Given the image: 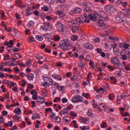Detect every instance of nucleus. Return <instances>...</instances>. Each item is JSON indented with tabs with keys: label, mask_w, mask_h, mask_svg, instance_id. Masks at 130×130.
Instances as JSON below:
<instances>
[{
	"label": "nucleus",
	"mask_w": 130,
	"mask_h": 130,
	"mask_svg": "<svg viewBox=\"0 0 130 130\" xmlns=\"http://www.w3.org/2000/svg\"><path fill=\"white\" fill-rule=\"evenodd\" d=\"M78 66L79 67V68H80V69H84V67H86V64H85V63L81 62L78 63Z\"/></svg>",
	"instance_id": "obj_21"
},
{
	"label": "nucleus",
	"mask_w": 130,
	"mask_h": 130,
	"mask_svg": "<svg viewBox=\"0 0 130 130\" xmlns=\"http://www.w3.org/2000/svg\"><path fill=\"white\" fill-rule=\"evenodd\" d=\"M13 45H14V42H13L12 40H11L8 43V45H7V46H8V47L12 48L13 47Z\"/></svg>",
	"instance_id": "obj_25"
},
{
	"label": "nucleus",
	"mask_w": 130,
	"mask_h": 130,
	"mask_svg": "<svg viewBox=\"0 0 130 130\" xmlns=\"http://www.w3.org/2000/svg\"><path fill=\"white\" fill-rule=\"evenodd\" d=\"M105 10L106 11H107L108 13H111L113 11H115V9L111 7L110 5H107L105 7Z\"/></svg>",
	"instance_id": "obj_7"
},
{
	"label": "nucleus",
	"mask_w": 130,
	"mask_h": 130,
	"mask_svg": "<svg viewBox=\"0 0 130 130\" xmlns=\"http://www.w3.org/2000/svg\"><path fill=\"white\" fill-rule=\"evenodd\" d=\"M30 10H31V7H28L26 9V16H30V15H31V13H30Z\"/></svg>",
	"instance_id": "obj_32"
},
{
	"label": "nucleus",
	"mask_w": 130,
	"mask_h": 130,
	"mask_svg": "<svg viewBox=\"0 0 130 130\" xmlns=\"http://www.w3.org/2000/svg\"><path fill=\"white\" fill-rule=\"evenodd\" d=\"M113 51L115 54H117L119 52V49L118 48H113Z\"/></svg>",
	"instance_id": "obj_30"
},
{
	"label": "nucleus",
	"mask_w": 130,
	"mask_h": 130,
	"mask_svg": "<svg viewBox=\"0 0 130 130\" xmlns=\"http://www.w3.org/2000/svg\"><path fill=\"white\" fill-rule=\"evenodd\" d=\"M80 120L82 122H84V123L87 122V121H88V120L86 118L83 117H80Z\"/></svg>",
	"instance_id": "obj_33"
},
{
	"label": "nucleus",
	"mask_w": 130,
	"mask_h": 130,
	"mask_svg": "<svg viewBox=\"0 0 130 130\" xmlns=\"http://www.w3.org/2000/svg\"><path fill=\"white\" fill-rule=\"evenodd\" d=\"M4 59H5V60H8V59H10V55L9 54L5 55Z\"/></svg>",
	"instance_id": "obj_45"
},
{
	"label": "nucleus",
	"mask_w": 130,
	"mask_h": 130,
	"mask_svg": "<svg viewBox=\"0 0 130 130\" xmlns=\"http://www.w3.org/2000/svg\"><path fill=\"white\" fill-rule=\"evenodd\" d=\"M36 38L39 41H42V40H43V37L42 36H37Z\"/></svg>",
	"instance_id": "obj_26"
},
{
	"label": "nucleus",
	"mask_w": 130,
	"mask_h": 130,
	"mask_svg": "<svg viewBox=\"0 0 130 130\" xmlns=\"http://www.w3.org/2000/svg\"><path fill=\"white\" fill-rule=\"evenodd\" d=\"M81 12H82V9H81L80 8H76L73 11V13H74V14H76V13H77V14H80V13H81Z\"/></svg>",
	"instance_id": "obj_17"
},
{
	"label": "nucleus",
	"mask_w": 130,
	"mask_h": 130,
	"mask_svg": "<svg viewBox=\"0 0 130 130\" xmlns=\"http://www.w3.org/2000/svg\"><path fill=\"white\" fill-rule=\"evenodd\" d=\"M101 127L102 128H105V127H107V124H106V122H104L101 125Z\"/></svg>",
	"instance_id": "obj_35"
},
{
	"label": "nucleus",
	"mask_w": 130,
	"mask_h": 130,
	"mask_svg": "<svg viewBox=\"0 0 130 130\" xmlns=\"http://www.w3.org/2000/svg\"><path fill=\"white\" fill-rule=\"evenodd\" d=\"M60 37L59 36H56L54 37L55 41H59Z\"/></svg>",
	"instance_id": "obj_56"
},
{
	"label": "nucleus",
	"mask_w": 130,
	"mask_h": 130,
	"mask_svg": "<svg viewBox=\"0 0 130 130\" xmlns=\"http://www.w3.org/2000/svg\"><path fill=\"white\" fill-rule=\"evenodd\" d=\"M100 108H103V110H105V108H106V105L102 104L100 105Z\"/></svg>",
	"instance_id": "obj_43"
},
{
	"label": "nucleus",
	"mask_w": 130,
	"mask_h": 130,
	"mask_svg": "<svg viewBox=\"0 0 130 130\" xmlns=\"http://www.w3.org/2000/svg\"><path fill=\"white\" fill-rule=\"evenodd\" d=\"M111 62L113 66H114L118 62V61L117 60V59H116V58H112Z\"/></svg>",
	"instance_id": "obj_18"
},
{
	"label": "nucleus",
	"mask_w": 130,
	"mask_h": 130,
	"mask_svg": "<svg viewBox=\"0 0 130 130\" xmlns=\"http://www.w3.org/2000/svg\"><path fill=\"white\" fill-rule=\"evenodd\" d=\"M120 54L122 56V59H123V60H125V59H126L127 57L126 54V52L125 51H122L121 52Z\"/></svg>",
	"instance_id": "obj_13"
},
{
	"label": "nucleus",
	"mask_w": 130,
	"mask_h": 130,
	"mask_svg": "<svg viewBox=\"0 0 130 130\" xmlns=\"http://www.w3.org/2000/svg\"><path fill=\"white\" fill-rule=\"evenodd\" d=\"M89 19H90L92 22H95L96 20H98L97 25L99 27H104L105 26V21L108 20L107 17H103L98 13L89 15Z\"/></svg>",
	"instance_id": "obj_1"
},
{
	"label": "nucleus",
	"mask_w": 130,
	"mask_h": 130,
	"mask_svg": "<svg viewBox=\"0 0 130 130\" xmlns=\"http://www.w3.org/2000/svg\"><path fill=\"white\" fill-rule=\"evenodd\" d=\"M26 77L28 80H33L34 79V75L32 74L26 75Z\"/></svg>",
	"instance_id": "obj_23"
},
{
	"label": "nucleus",
	"mask_w": 130,
	"mask_h": 130,
	"mask_svg": "<svg viewBox=\"0 0 130 130\" xmlns=\"http://www.w3.org/2000/svg\"><path fill=\"white\" fill-rule=\"evenodd\" d=\"M44 37L46 38V39H48L49 40L51 38V34H47L44 35Z\"/></svg>",
	"instance_id": "obj_22"
},
{
	"label": "nucleus",
	"mask_w": 130,
	"mask_h": 130,
	"mask_svg": "<svg viewBox=\"0 0 130 130\" xmlns=\"http://www.w3.org/2000/svg\"><path fill=\"white\" fill-rule=\"evenodd\" d=\"M2 115L3 116H7V115H8V112H7V111H2Z\"/></svg>",
	"instance_id": "obj_47"
},
{
	"label": "nucleus",
	"mask_w": 130,
	"mask_h": 130,
	"mask_svg": "<svg viewBox=\"0 0 130 130\" xmlns=\"http://www.w3.org/2000/svg\"><path fill=\"white\" fill-rule=\"evenodd\" d=\"M37 101L38 103H45V98L39 96Z\"/></svg>",
	"instance_id": "obj_11"
},
{
	"label": "nucleus",
	"mask_w": 130,
	"mask_h": 130,
	"mask_svg": "<svg viewBox=\"0 0 130 130\" xmlns=\"http://www.w3.org/2000/svg\"><path fill=\"white\" fill-rule=\"evenodd\" d=\"M109 39L112 40V42H115V37L110 36L109 37Z\"/></svg>",
	"instance_id": "obj_34"
},
{
	"label": "nucleus",
	"mask_w": 130,
	"mask_h": 130,
	"mask_svg": "<svg viewBox=\"0 0 130 130\" xmlns=\"http://www.w3.org/2000/svg\"><path fill=\"white\" fill-rule=\"evenodd\" d=\"M19 50L20 49H19L18 48H14L12 49V51H13V52H18L19 51Z\"/></svg>",
	"instance_id": "obj_46"
},
{
	"label": "nucleus",
	"mask_w": 130,
	"mask_h": 130,
	"mask_svg": "<svg viewBox=\"0 0 130 130\" xmlns=\"http://www.w3.org/2000/svg\"><path fill=\"white\" fill-rule=\"evenodd\" d=\"M5 49V47L4 46H2L0 48V52L1 53H3L4 52V50Z\"/></svg>",
	"instance_id": "obj_57"
},
{
	"label": "nucleus",
	"mask_w": 130,
	"mask_h": 130,
	"mask_svg": "<svg viewBox=\"0 0 130 130\" xmlns=\"http://www.w3.org/2000/svg\"><path fill=\"white\" fill-rule=\"evenodd\" d=\"M72 32H73V33H76V31H77V27L74 26L73 27H72Z\"/></svg>",
	"instance_id": "obj_61"
},
{
	"label": "nucleus",
	"mask_w": 130,
	"mask_h": 130,
	"mask_svg": "<svg viewBox=\"0 0 130 130\" xmlns=\"http://www.w3.org/2000/svg\"><path fill=\"white\" fill-rule=\"evenodd\" d=\"M53 78L55 80H58V81H61V76L58 75L53 74L52 75Z\"/></svg>",
	"instance_id": "obj_14"
},
{
	"label": "nucleus",
	"mask_w": 130,
	"mask_h": 130,
	"mask_svg": "<svg viewBox=\"0 0 130 130\" xmlns=\"http://www.w3.org/2000/svg\"><path fill=\"white\" fill-rule=\"evenodd\" d=\"M96 52L98 53L102 54V50L99 48H96Z\"/></svg>",
	"instance_id": "obj_52"
},
{
	"label": "nucleus",
	"mask_w": 130,
	"mask_h": 130,
	"mask_svg": "<svg viewBox=\"0 0 130 130\" xmlns=\"http://www.w3.org/2000/svg\"><path fill=\"white\" fill-rule=\"evenodd\" d=\"M129 14H130V11L126 9L124 12V15H129Z\"/></svg>",
	"instance_id": "obj_59"
},
{
	"label": "nucleus",
	"mask_w": 130,
	"mask_h": 130,
	"mask_svg": "<svg viewBox=\"0 0 130 130\" xmlns=\"http://www.w3.org/2000/svg\"><path fill=\"white\" fill-rule=\"evenodd\" d=\"M87 115L88 116H92V115H93V113L92 112V111L88 110L87 112Z\"/></svg>",
	"instance_id": "obj_44"
},
{
	"label": "nucleus",
	"mask_w": 130,
	"mask_h": 130,
	"mask_svg": "<svg viewBox=\"0 0 130 130\" xmlns=\"http://www.w3.org/2000/svg\"><path fill=\"white\" fill-rule=\"evenodd\" d=\"M45 3L49 4H51L52 3H53V0H45Z\"/></svg>",
	"instance_id": "obj_51"
},
{
	"label": "nucleus",
	"mask_w": 130,
	"mask_h": 130,
	"mask_svg": "<svg viewBox=\"0 0 130 130\" xmlns=\"http://www.w3.org/2000/svg\"><path fill=\"white\" fill-rule=\"evenodd\" d=\"M116 4L117 6H120L122 5V1L121 0H118L116 1Z\"/></svg>",
	"instance_id": "obj_37"
},
{
	"label": "nucleus",
	"mask_w": 130,
	"mask_h": 130,
	"mask_svg": "<svg viewBox=\"0 0 130 130\" xmlns=\"http://www.w3.org/2000/svg\"><path fill=\"white\" fill-rule=\"evenodd\" d=\"M78 37L77 36H73L71 37V40L72 41H76V40H78Z\"/></svg>",
	"instance_id": "obj_31"
},
{
	"label": "nucleus",
	"mask_w": 130,
	"mask_h": 130,
	"mask_svg": "<svg viewBox=\"0 0 130 130\" xmlns=\"http://www.w3.org/2000/svg\"><path fill=\"white\" fill-rule=\"evenodd\" d=\"M62 103H67L68 102V99H67L66 98H64L62 99Z\"/></svg>",
	"instance_id": "obj_60"
},
{
	"label": "nucleus",
	"mask_w": 130,
	"mask_h": 130,
	"mask_svg": "<svg viewBox=\"0 0 130 130\" xmlns=\"http://www.w3.org/2000/svg\"><path fill=\"white\" fill-rule=\"evenodd\" d=\"M89 128H90V127H89V126H83L80 127L81 130L89 129Z\"/></svg>",
	"instance_id": "obj_29"
},
{
	"label": "nucleus",
	"mask_w": 130,
	"mask_h": 130,
	"mask_svg": "<svg viewBox=\"0 0 130 130\" xmlns=\"http://www.w3.org/2000/svg\"><path fill=\"white\" fill-rule=\"evenodd\" d=\"M59 46L61 48L62 50H69L72 48L71 45L67 42H61L59 43Z\"/></svg>",
	"instance_id": "obj_3"
},
{
	"label": "nucleus",
	"mask_w": 130,
	"mask_h": 130,
	"mask_svg": "<svg viewBox=\"0 0 130 130\" xmlns=\"http://www.w3.org/2000/svg\"><path fill=\"white\" fill-rule=\"evenodd\" d=\"M82 96L83 97H85V98H88V97H89V93H82Z\"/></svg>",
	"instance_id": "obj_55"
},
{
	"label": "nucleus",
	"mask_w": 130,
	"mask_h": 130,
	"mask_svg": "<svg viewBox=\"0 0 130 130\" xmlns=\"http://www.w3.org/2000/svg\"><path fill=\"white\" fill-rule=\"evenodd\" d=\"M15 113L16 114H17V115H20V114H21V109L19 108H17L14 110Z\"/></svg>",
	"instance_id": "obj_19"
},
{
	"label": "nucleus",
	"mask_w": 130,
	"mask_h": 130,
	"mask_svg": "<svg viewBox=\"0 0 130 130\" xmlns=\"http://www.w3.org/2000/svg\"><path fill=\"white\" fill-rule=\"evenodd\" d=\"M63 119L64 121L66 122H70L71 121V119L68 116H66L63 117Z\"/></svg>",
	"instance_id": "obj_27"
},
{
	"label": "nucleus",
	"mask_w": 130,
	"mask_h": 130,
	"mask_svg": "<svg viewBox=\"0 0 130 130\" xmlns=\"http://www.w3.org/2000/svg\"><path fill=\"white\" fill-rule=\"evenodd\" d=\"M57 3H60V4H64L66 0H55Z\"/></svg>",
	"instance_id": "obj_48"
},
{
	"label": "nucleus",
	"mask_w": 130,
	"mask_h": 130,
	"mask_svg": "<svg viewBox=\"0 0 130 130\" xmlns=\"http://www.w3.org/2000/svg\"><path fill=\"white\" fill-rule=\"evenodd\" d=\"M57 15H58L59 17H61V18H63V17H64L66 16V14H64L63 12L61 11H58L56 12Z\"/></svg>",
	"instance_id": "obj_15"
},
{
	"label": "nucleus",
	"mask_w": 130,
	"mask_h": 130,
	"mask_svg": "<svg viewBox=\"0 0 130 130\" xmlns=\"http://www.w3.org/2000/svg\"><path fill=\"white\" fill-rule=\"evenodd\" d=\"M70 114L71 115H72V116H74V117H77V113H75L74 112H73V111H71V112H70Z\"/></svg>",
	"instance_id": "obj_53"
},
{
	"label": "nucleus",
	"mask_w": 130,
	"mask_h": 130,
	"mask_svg": "<svg viewBox=\"0 0 130 130\" xmlns=\"http://www.w3.org/2000/svg\"><path fill=\"white\" fill-rule=\"evenodd\" d=\"M54 119L56 120V121L57 122H60V117H58V116H56L55 117Z\"/></svg>",
	"instance_id": "obj_40"
},
{
	"label": "nucleus",
	"mask_w": 130,
	"mask_h": 130,
	"mask_svg": "<svg viewBox=\"0 0 130 130\" xmlns=\"http://www.w3.org/2000/svg\"><path fill=\"white\" fill-rule=\"evenodd\" d=\"M115 20L117 23H122V22H125V18L123 17L121 15H118L115 17Z\"/></svg>",
	"instance_id": "obj_6"
},
{
	"label": "nucleus",
	"mask_w": 130,
	"mask_h": 130,
	"mask_svg": "<svg viewBox=\"0 0 130 130\" xmlns=\"http://www.w3.org/2000/svg\"><path fill=\"white\" fill-rule=\"evenodd\" d=\"M68 114H69V111L64 108L60 112V115H67Z\"/></svg>",
	"instance_id": "obj_10"
},
{
	"label": "nucleus",
	"mask_w": 130,
	"mask_h": 130,
	"mask_svg": "<svg viewBox=\"0 0 130 130\" xmlns=\"http://www.w3.org/2000/svg\"><path fill=\"white\" fill-rule=\"evenodd\" d=\"M38 96H37V95H36V94H34V95H32V99H33L34 100H37L38 99Z\"/></svg>",
	"instance_id": "obj_58"
},
{
	"label": "nucleus",
	"mask_w": 130,
	"mask_h": 130,
	"mask_svg": "<svg viewBox=\"0 0 130 130\" xmlns=\"http://www.w3.org/2000/svg\"><path fill=\"white\" fill-rule=\"evenodd\" d=\"M109 99L110 100H113L114 99V94H111L109 95Z\"/></svg>",
	"instance_id": "obj_36"
},
{
	"label": "nucleus",
	"mask_w": 130,
	"mask_h": 130,
	"mask_svg": "<svg viewBox=\"0 0 130 130\" xmlns=\"http://www.w3.org/2000/svg\"><path fill=\"white\" fill-rule=\"evenodd\" d=\"M113 67L115 69H122V65L119 62H118L116 64L113 65Z\"/></svg>",
	"instance_id": "obj_12"
},
{
	"label": "nucleus",
	"mask_w": 130,
	"mask_h": 130,
	"mask_svg": "<svg viewBox=\"0 0 130 130\" xmlns=\"http://www.w3.org/2000/svg\"><path fill=\"white\" fill-rule=\"evenodd\" d=\"M25 64L27 66V67H31V60H29L28 61H27L25 63Z\"/></svg>",
	"instance_id": "obj_49"
},
{
	"label": "nucleus",
	"mask_w": 130,
	"mask_h": 130,
	"mask_svg": "<svg viewBox=\"0 0 130 130\" xmlns=\"http://www.w3.org/2000/svg\"><path fill=\"white\" fill-rule=\"evenodd\" d=\"M42 10L44 12H48V11H49V8L46 6H44L42 8Z\"/></svg>",
	"instance_id": "obj_28"
},
{
	"label": "nucleus",
	"mask_w": 130,
	"mask_h": 130,
	"mask_svg": "<svg viewBox=\"0 0 130 130\" xmlns=\"http://www.w3.org/2000/svg\"><path fill=\"white\" fill-rule=\"evenodd\" d=\"M57 101H60V98H56L53 100L54 102H56Z\"/></svg>",
	"instance_id": "obj_63"
},
{
	"label": "nucleus",
	"mask_w": 130,
	"mask_h": 130,
	"mask_svg": "<svg viewBox=\"0 0 130 130\" xmlns=\"http://www.w3.org/2000/svg\"><path fill=\"white\" fill-rule=\"evenodd\" d=\"M94 3H100L101 4H104L105 2H104V0H94Z\"/></svg>",
	"instance_id": "obj_41"
},
{
	"label": "nucleus",
	"mask_w": 130,
	"mask_h": 130,
	"mask_svg": "<svg viewBox=\"0 0 130 130\" xmlns=\"http://www.w3.org/2000/svg\"><path fill=\"white\" fill-rule=\"evenodd\" d=\"M34 40V37H33V36H30L28 38L29 42H33Z\"/></svg>",
	"instance_id": "obj_42"
},
{
	"label": "nucleus",
	"mask_w": 130,
	"mask_h": 130,
	"mask_svg": "<svg viewBox=\"0 0 130 130\" xmlns=\"http://www.w3.org/2000/svg\"><path fill=\"white\" fill-rule=\"evenodd\" d=\"M72 101L73 103H78V102H83L84 100L83 98L80 95H75L72 98Z\"/></svg>",
	"instance_id": "obj_5"
},
{
	"label": "nucleus",
	"mask_w": 130,
	"mask_h": 130,
	"mask_svg": "<svg viewBox=\"0 0 130 130\" xmlns=\"http://www.w3.org/2000/svg\"><path fill=\"white\" fill-rule=\"evenodd\" d=\"M42 29L44 31H50L51 30L52 26L48 22H44L43 25L41 26Z\"/></svg>",
	"instance_id": "obj_4"
},
{
	"label": "nucleus",
	"mask_w": 130,
	"mask_h": 130,
	"mask_svg": "<svg viewBox=\"0 0 130 130\" xmlns=\"http://www.w3.org/2000/svg\"><path fill=\"white\" fill-rule=\"evenodd\" d=\"M124 70H125V71H130L129 64L125 66Z\"/></svg>",
	"instance_id": "obj_39"
},
{
	"label": "nucleus",
	"mask_w": 130,
	"mask_h": 130,
	"mask_svg": "<svg viewBox=\"0 0 130 130\" xmlns=\"http://www.w3.org/2000/svg\"><path fill=\"white\" fill-rule=\"evenodd\" d=\"M63 88H64L63 86H58L57 87L58 90H59V91H63Z\"/></svg>",
	"instance_id": "obj_50"
},
{
	"label": "nucleus",
	"mask_w": 130,
	"mask_h": 130,
	"mask_svg": "<svg viewBox=\"0 0 130 130\" xmlns=\"http://www.w3.org/2000/svg\"><path fill=\"white\" fill-rule=\"evenodd\" d=\"M123 47L125 49H127L129 47V45H128L127 44H126V43H124V44L123 45Z\"/></svg>",
	"instance_id": "obj_54"
},
{
	"label": "nucleus",
	"mask_w": 130,
	"mask_h": 130,
	"mask_svg": "<svg viewBox=\"0 0 130 130\" xmlns=\"http://www.w3.org/2000/svg\"><path fill=\"white\" fill-rule=\"evenodd\" d=\"M89 66L92 70H95V66H94V62L92 60L89 61Z\"/></svg>",
	"instance_id": "obj_20"
},
{
	"label": "nucleus",
	"mask_w": 130,
	"mask_h": 130,
	"mask_svg": "<svg viewBox=\"0 0 130 130\" xmlns=\"http://www.w3.org/2000/svg\"><path fill=\"white\" fill-rule=\"evenodd\" d=\"M89 4L91 5V3H89V2H84L82 4V6L84 7V8H87V7H89Z\"/></svg>",
	"instance_id": "obj_24"
},
{
	"label": "nucleus",
	"mask_w": 130,
	"mask_h": 130,
	"mask_svg": "<svg viewBox=\"0 0 130 130\" xmlns=\"http://www.w3.org/2000/svg\"><path fill=\"white\" fill-rule=\"evenodd\" d=\"M58 31L60 32L62 35H67V27L60 22H58L56 24Z\"/></svg>",
	"instance_id": "obj_2"
},
{
	"label": "nucleus",
	"mask_w": 130,
	"mask_h": 130,
	"mask_svg": "<svg viewBox=\"0 0 130 130\" xmlns=\"http://www.w3.org/2000/svg\"><path fill=\"white\" fill-rule=\"evenodd\" d=\"M45 110L46 112H48V111H51L52 112V109L51 108H46Z\"/></svg>",
	"instance_id": "obj_62"
},
{
	"label": "nucleus",
	"mask_w": 130,
	"mask_h": 130,
	"mask_svg": "<svg viewBox=\"0 0 130 130\" xmlns=\"http://www.w3.org/2000/svg\"><path fill=\"white\" fill-rule=\"evenodd\" d=\"M76 23L77 26H79V25H80V24H82V23H83V21H82V20H81V18H77L76 19Z\"/></svg>",
	"instance_id": "obj_16"
},
{
	"label": "nucleus",
	"mask_w": 130,
	"mask_h": 130,
	"mask_svg": "<svg viewBox=\"0 0 130 130\" xmlns=\"http://www.w3.org/2000/svg\"><path fill=\"white\" fill-rule=\"evenodd\" d=\"M83 47H84L85 49H90V50H92V49L94 48V47H93V45L88 43L84 44L83 45Z\"/></svg>",
	"instance_id": "obj_8"
},
{
	"label": "nucleus",
	"mask_w": 130,
	"mask_h": 130,
	"mask_svg": "<svg viewBox=\"0 0 130 130\" xmlns=\"http://www.w3.org/2000/svg\"><path fill=\"white\" fill-rule=\"evenodd\" d=\"M42 94L44 97H46L47 96V91H42Z\"/></svg>",
	"instance_id": "obj_64"
},
{
	"label": "nucleus",
	"mask_w": 130,
	"mask_h": 130,
	"mask_svg": "<svg viewBox=\"0 0 130 130\" xmlns=\"http://www.w3.org/2000/svg\"><path fill=\"white\" fill-rule=\"evenodd\" d=\"M90 15L91 14H88L87 13H85L84 14V18H85V19H90V20H91V19L90 18Z\"/></svg>",
	"instance_id": "obj_38"
},
{
	"label": "nucleus",
	"mask_w": 130,
	"mask_h": 130,
	"mask_svg": "<svg viewBox=\"0 0 130 130\" xmlns=\"http://www.w3.org/2000/svg\"><path fill=\"white\" fill-rule=\"evenodd\" d=\"M44 82L45 83H46L47 85L48 84H52V83H53V81L52 80V79L48 78V77H45L44 78Z\"/></svg>",
	"instance_id": "obj_9"
}]
</instances>
